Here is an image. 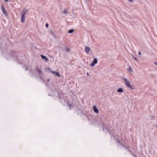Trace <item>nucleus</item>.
Instances as JSON below:
<instances>
[{"label":"nucleus","mask_w":157,"mask_h":157,"mask_svg":"<svg viewBox=\"0 0 157 157\" xmlns=\"http://www.w3.org/2000/svg\"><path fill=\"white\" fill-rule=\"evenodd\" d=\"M63 51L67 52H69L70 51L69 49L65 47V48H64L63 50Z\"/></svg>","instance_id":"12"},{"label":"nucleus","mask_w":157,"mask_h":157,"mask_svg":"<svg viewBox=\"0 0 157 157\" xmlns=\"http://www.w3.org/2000/svg\"><path fill=\"white\" fill-rule=\"evenodd\" d=\"M128 1L130 2H132L134 0H128Z\"/></svg>","instance_id":"19"},{"label":"nucleus","mask_w":157,"mask_h":157,"mask_svg":"<svg viewBox=\"0 0 157 157\" xmlns=\"http://www.w3.org/2000/svg\"><path fill=\"white\" fill-rule=\"evenodd\" d=\"M51 73H52L53 75H55L57 76H60V74H59L56 71H51Z\"/></svg>","instance_id":"7"},{"label":"nucleus","mask_w":157,"mask_h":157,"mask_svg":"<svg viewBox=\"0 0 157 157\" xmlns=\"http://www.w3.org/2000/svg\"><path fill=\"white\" fill-rule=\"evenodd\" d=\"M87 75H89V73H87Z\"/></svg>","instance_id":"22"},{"label":"nucleus","mask_w":157,"mask_h":157,"mask_svg":"<svg viewBox=\"0 0 157 157\" xmlns=\"http://www.w3.org/2000/svg\"><path fill=\"white\" fill-rule=\"evenodd\" d=\"M35 71L37 72V74L38 75V76L39 77L40 79L41 80H42L44 82H45V80L44 78V74H43L42 72L41 71V69L38 67H36Z\"/></svg>","instance_id":"1"},{"label":"nucleus","mask_w":157,"mask_h":157,"mask_svg":"<svg viewBox=\"0 0 157 157\" xmlns=\"http://www.w3.org/2000/svg\"><path fill=\"white\" fill-rule=\"evenodd\" d=\"M40 56L43 59H45L46 61H47L48 60V58L46 56H44L42 55H41Z\"/></svg>","instance_id":"11"},{"label":"nucleus","mask_w":157,"mask_h":157,"mask_svg":"<svg viewBox=\"0 0 157 157\" xmlns=\"http://www.w3.org/2000/svg\"><path fill=\"white\" fill-rule=\"evenodd\" d=\"M93 109H94V111L95 113H98V112H99L98 110L95 106H94Z\"/></svg>","instance_id":"8"},{"label":"nucleus","mask_w":157,"mask_h":157,"mask_svg":"<svg viewBox=\"0 0 157 157\" xmlns=\"http://www.w3.org/2000/svg\"><path fill=\"white\" fill-rule=\"evenodd\" d=\"M98 60L96 58H94L93 59V62L90 63V65L92 67H94L96 64L97 63Z\"/></svg>","instance_id":"4"},{"label":"nucleus","mask_w":157,"mask_h":157,"mask_svg":"<svg viewBox=\"0 0 157 157\" xmlns=\"http://www.w3.org/2000/svg\"><path fill=\"white\" fill-rule=\"evenodd\" d=\"M71 105H70V107H71Z\"/></svg>","instance_id":"24"},{"label":"nucleus","mask_w":157,"mask_h":157,"mask_svg":"<svg viewBox=\"0 0 157 157\" xmlns=\"http://www.w3.org/2000/svg\"><path fill=\"white\" fill-rule=\"evenodd\" d=\"M138 54H139V55H140L141 54V52H138Z\"/></svg>","instance_id":"20"},{"label":"nucleus","mask_w":157,"mask_h":157,"mask_svg":"<svg viewBox=\"0 0 157 157\" xmlns=\"http://www.w3.org/2000/svg\"><path fill=\"white\" fill-rule=\"evenodd\" d=\"M44 71L46 72H50L51 73V71H52L51 70L50 68L48 67H46Z\"/></svg>","instance_id":"10"},{"label":"nucleus","mask_w":157,"mask_h":157,"mask_svg":"<svg viewBox=\"0 0 157 157\" xmlns=\"http://www.w3.org/2000/svg\"><path fill=\"white\" fill-rule=\"evenodd\" d=\"M74 31L75 30L74 29H70L68 31V33H73Z\"/></svg>","instance_id":"14"},{"label":"nucleus","mask_w":157,"mask_h":157,"mask_svg":"<svg viewBox=\"0 0 157 157\" xmlns=\"http://www.w3.org/2000/svg\"><path fill=\"white\" fill-rule=\"evenodd\" d=\"M49 79H48V80H47V81H49Z\"/></svg>","instance_id":"23"},{"label":"nucleus","mask_w":157,"mask_h":157,"mask_svg":"<svg viewBox=\"0 0 157 157\" xmlns=\"http://www.w3.org/2000/svg\"><path fill=\"white\" fill-rule=\"evenodd\" d=\"M85 51L86 52L87 54H89V52H90V48L89 47L87 46H86L85 47Z\"/></svg>","instance_id":"6"},{"label":"nucleus","mask_w":157,"mask_h":157,"mask_svg":"<svg viewBox=\"0 0 157 157\" xmlns=\"http://www.w3.org/2000/svg\"><path fill=\"white\" fill-rule=\"evenodd\" d=\"M46 28H48V26H49V25H48V23H46Z\"/></svg>","instance_id":"18"},{"label":"nucleus","mask_w":157,"mask_h":157,"mask_svg":"<svg viewBox=\"0 0 157 157\" xmlns=\"http://www.w3.org/2000/svg\"><path fill=\"white\" fill-rule=\"evenodd\" d=\"M128 70L129 72H131L132 71V69L131 67H129L128 68Z\"/></svg>","instance_id":"15"},{"label":"nucleus","mask_w":157,"mask_h":157,"mask_svg":"<svg viewBox=\"0 0 157 157\" xmlns=\"http://www.w3.org/2000/svg\"><path fill=\"white\" fill-rule=\"evenodd\" d=\"M1 9H2V13H3V14L5 15L6 16L7 15V13H6V10L5 9L3 6H2Z\"/></svg>","instance_id":"5"},{"label":"nucleus","mask_w":157,"mask_h":157,"mask_svg":"<svg viewBox=\"0 0 157 157\" xmlns=\"http://www.w3.org/2000/svg\"><path fill=\"white\" fill-rule=\"evenodd\" d=\"M133 59H134L136 61H137L138 60L137 58L136 57H133Z\"/></svg>","instance_id":"17"},{"label":"nucleus","mask_w":157,"mask_h":157,"mask_svg":"<svg viewBox=\"0 0 157 157\" xmlns=\"http://www.w3.org/2000/svg\"><path fill=\"white\" fill-rule=\"evenodd\" d=\"M28 13V10L26 9H24L21 13V21L24 23L25 21V16Z\"/></svg>","instance_id":"2"},{"label":"nucleus","mask_w":157,"mask_h":157,"mask_svg":"<svg viewBox=\"0 0 157 157\" xmlns=\"http://www.w3.org/2000/svg\"><path fill=\"white\" fill-rule=\"evenodd\" d=\"M115 141L116 142H117L118 143H120V141L119 140H118V139H115Z\"/></svg>","instance_id":"16"},{"label":"nucleus","mask_w":157,"mask_h":157,"mask_svg":"<svg viewBox=\"0 0 157 157\" xmlns=\"http://www.w3.org/2000/svg\"><path fill=\"white\" fill-rule=\"evenodd\" d=\"M118 93H122L124 92L123 89L122 88H119L117 90Z\"/></svg>","instance_id":"9"},{"label":"nucleus","mask_w":157,"mask_h":157,"mask_svg":"<svg viewBox=\"0 0 157 157\" xmlns=\"http://www.w3.org/2000/svg\"><path fill=\"white\" fill-rule=\"evenodd\" d=\"M123 80L124 81L125 85L127 87L130 89L131 90L133 89V87L132 86L129 81L126 78H123Z\"/></svg>","instance_id":"3"},{"label":"nucleus","mask_w":157,"mask_h":157,"mask_svg":"<svg viewBox=\"0 0 157 157\" xmlns=\"http://www.w3.org/2000/svg\"><path fill=\"white\" fill-rule=\"evenodd\" d=\"M156 127L157 128V125H156Z\"/></svg>","instance_id":"25"},{"label":"nucleus","mask_w":157,"mask_h":157,"mask_svg":"<svg viewBox=\"0 0 157 157\" xmlns=\"http://www.w3.org/2000/svg\"><path fill=\"white\" fill-rule=\"evenodd\" d=\"M63 13L64 14H67L68 13L67 10H65L63 11Z\"/></svg>","instance_id":"13"},{"label":"nucleus","mask_w":157,"mask_h":157,"mask_svg":"<svg viewBox=\"0 0 157 157\" xmlns=\"http://www.w3.org/2000/svg\"><path fill=\"white\" fill-rule=\"evenodd\" d=\"M155 63V65H157V62H155V63Z\"/></svg>","instance_id":"21"}]
</instances>
